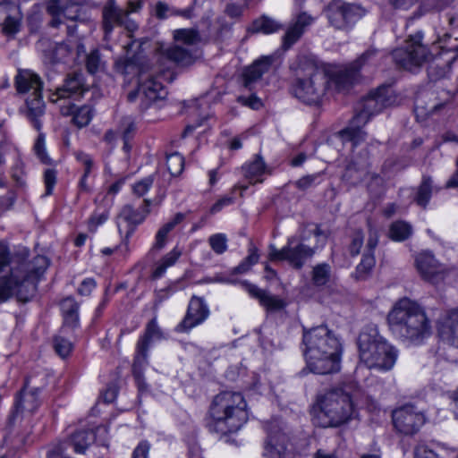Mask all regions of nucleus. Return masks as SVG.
<instances>
[{
    "label": "nucleus",
    "mask_w": 458,
    "mask_h": 458,
    "mask_svg": "<svg viewBox=\"0 0 458 458\" xmlns=\"http://www.w3.org/2000/svg\"><path fill=\"white\" fill-rule=\"evenodd\" d=\"M331 277V267L327 263L318 264L312 270V282L316 286L326 285Z\"/></svg>",
    "instance_id": "41"
},
{
    "label": "nucleus",
    "mask_w": 458,
    "mask_h": 458,
    "mask_svg": "<svg viewBox=\"0 0 458 458\" xmlns=\"http://www.w3.org/2000/svg\"><path fill=\"white\" fill-rule=\"evenodd\" d=\"M54 349L62 358L70 355L72 350V344L66 338L57 335L54 338Z\"/></svg>",
    "instance_id": "49"
},
{
    "label": "nucleus",
    "mask_w": 458,
    "mask_h": 458,
    "mask_svg": "<svg viewBox=\"0 0 458 458\" xmlns=\"http://www.w3.org/2000/svg\"><path fill=\"white\" fill-rule=\"evenodd\" d=\"M412 233V227L404 221H395L389 228V237L395 242H403Z\"/></svg>",
    "instance_id": "40"
},
{
    "label": "nucleus",
    "mask_w": 458,
    "mask_h": 458,
    "mask_svg": "<svg viewBox=\"0 0 458 458\" xmlns=\"http://www.w3.org/2000/svg\"><path fill=\"white\" fill-rule=\"evenodd\" d=\"M153 184V175L148 176L137 182L132 186L133 193L138 197H142L148 191Z\"/></svg>",
    "instance_id": "52"
},
{
    "label": "nucleus",
    "mask_w": 458,
    "mask_h": 458,
    "mask_svg": "<svg viewBox=\"0 0 458 458\" xmlns=\"http://www.w3.org/2000/svg\"><path fill=\"white\" fill-rule=\"evenodd\" d=\"M39 405V400L38 397V389L27 391L24 387L15 403L16 411L19 412H34Z\"/></svg>",
    "instance_id": "27"
},
{
    "label": "nucleus",
    "mask_w": 458,
    "mask_h": 458,
    "mask_svg": "<svg viewBox=\"0 0 458 458\" xmlns=\"http://www.w3.org/2000/svg\"><path fill=\"white\" fill-rule=\"evenodd\" d=\"M165 55L169 60L178 64H187L191 60V53L179 46H174L167 48L165 50Z\"/></svg>",
    "instance_id": "44"
},
{
    "label": "nucleus",
    "mask_w": 458,
    "mask_h": 458,
    "mask_svg": "<svg viewBox=\"0 0 458 458\" xmlns=\"http://www.w3.org/2000/svg\"><path fill=\"white\" fill-rule=\"evenodd\" d=\"M14 85L19 94H38L42 91L43 82L40 77L31 70H18Z\"/></svg>",
    "instance_id": "24"
},
{
    "label": "nucleus",
    "mask_w": 458,
    "mask_h": 458,
    "mask_svg": "<svg viewBox=\"0 0 458 458\" xmlns=\"http://www.w3.org/2000/svg\"><path fill=\"white\" fill-rule=\"evenodd\" d=\"M22 14L19 5L12 1L0 3V26L4 36L13 38L21 28Z\"/></svg>",
    "instance_id": "17"
},
{
    "label": "nucleus",
    "mask_w": 458,
    "mask_h": 458,
    "mask_svg": "<svg viewBox=\"0 0 458 458\" xmlns=\"http://www.w3.org/2000/svg\"><path fill=\"white\" fill-rule=\"evenodd\" d=\"M359 357L369 369L390 370L395 364L397 351L376 328L362 331L358 338Z\"/></svg>",
    "instance_id": "7"
},
{
    "label": "nucleus",
    "mask_w": 458,
    "mask_h": 458,
    "mask_svg": "<svg viewBox=\"0 0 458 458\" xmlns=\"http://www.w3.org/2000/svg\"><path fill=\"white\" fill-rule=\"evenodd\" d=\"M437 334L442 341L458 348V307L449 310L439 321Z\"/></svg>",
    "instance_id": "22"
},
{
    "label": "nucleus",
    "mask_w": 458,
    "mask_h": 458,
    "mask_svg": "<svg viewBox=\"0 0 458 458\" xmlns=\"http://www.w3.org/2000/svg\"><path fill=\"white\" fill-rule=\"evenodd\" d=\"M327 240V234L318 225L305 231L301 237V242L293 246V239H289L287 245L281 250L271 246L269 251V259L271 261L287 260L291 266L295 268H301L305 261L310 259L318 244L324 245Z\"/></svg>",
    "instance_id": "8"
},
{
    "label": "nucleus",
    "mask_w": 458,
    "mask_h": 458,
    "mask_svg": "<svg viewBox=\"0 0 458 458\" xmlns=\"http://www.w3.org/2000/svg\"><path fill=\"white\" fill-rule=\"evenodd\" d=\"M209 316V310L204 300L193 296L189 303L183 319L176 326L175 331L188 333L195 327L202 324Z\"/></svg>",
    "instance_id": "16"
},
{
    "label": "nucleus",
    "mask_w": 458,
    "mask_h": 458,
    "mask_svg": "<svg viewBox=\"0 0 458 458\" xmlns=\"http://www.w3.org/2000/svg\"><path fill=\"white\" fill-rule=\"evenodd\" d=\"M384 56V53L375 47L368 48L354 62L351 63L355 67L357 72L365 66L377 65L379 60Z\"/></svg>",
    "instance_id": "37"
},
{
    "label": "nucleus",
    "mask_w": 458,
    "mask_h": 458,
    "mask_svg": "<svg viewBox=\"0 0 458 458\" xmlns=\"http://www.w3.org/2000/svg\"><path fill=\"white\" fill-rule=\"evenodd\" d=\"M320 174H309L301 177L299 179L295 185L298 189L301 191H305L314 185H316L318 182Z\"/></svg>",
    "instance_id": "57"
},
{
    "label": "nucleus",
    "mask_w": 458,
    "mask_h": 458,
    "mask_svg": "<svg viewBox=\"0 0 458 458\" xmlns=\"http://www.w3.org/2000/svg\"><path fill=\"white\" fill-rule=\"evenodd\" d=\"M452 0H423L420 4L422 13L439 12L445 8Z\"/></svg>",
    "instance_id": "51"
},
{
    "label": "nucleus",
    "mask_w": 458,
    "mask_h": 458,
    "mask_svg": "<svg viewBox=\"0 0 458 458\" xmlns=\"http://www.w3.org/2000/svg\"><path fill=\"white\" fill-rule=\"evenodd\" d=\"M166 165L171 175L177 176L183 170L184 158L177 152L170 154L166 157Z\"/></svg>",
    "instance_id": "45"
},
{
    "label": "nucleus",
    "mask_w": 458,
    "mask_h": 458,
    "mask_svg": "<svg viewBox=\"0 0 458 458\" xmlns=\"http://www.w3.org/2000/svg\"><path fill=\"white\" fill-rule=\"evenodd\" d=\"M394 428L402 434H415L424 424V414L413 405L406 404L393 412Z\"/></svg>",
    "instance_id": "14"
},
{
    "label": "nucleus",
    "mask_w": 458,
    "mask_h": 458,
    "mask_svg": "<svg viewBox=\"0 0 458 458\" xmlns=\"http://www.w3.org/2000/svg\"><path fill=\"white\" fill-rule=\"evenodd\" d=\"M165 96L166 90L163 84L157 81V77L153 74L140 72L138 88L136 90L131 91L127 98L130 102H133L138 98H140L147 106L151 102L165 98Z\"/></svg>",
    "instance_id": "12"
},
{
    "label": "nucleus",
    "mask_w": 458,
    "mask_h": 458,
    "mask_svg": "<svg viewBox=\"0 0 458 458\" xmlns=\"http://www.w3.org/2000/svg\"><path fill=\"white\" fill-rule=\"evenodd\" d=\"M182 255V250L174 247L170 252L165 254L156 265L152 272L151 277L156 280L164 276L166 269L174 266Z\"/></svg>",
    "instance_id": "35"
},
{
    "label": "nucleus",
    "mask_w": 458,
    "mask_h": 458,
    "mask_svg": "<svg viewBox=\"0 0 458 458\" xmlns=\"http://www.w3.org/2000/svg\"><path fill=\"white\" fill-rule=\"evenodd\" d=\"M327 72L328 88L334 85L338 91L349 89L359 78V73L351 64L344 67L322 64Z\"/></svg>",
    "instance_id": "18"
},
{
    "label": "nucleus",
    "mask_w": 458,
    "mask_h": 458,
    "mask_svg": "<svg viewBox=\"0 0 458 458\" xmlns=\"http://www.w3.org/2000/svg\"><path fill=\"white\" fill-rule=\"evenodd\" d=\"M247 403L241 393L225 391L216 394L209 408V431L220 435L237 432L248 420Z\"/></svg>",
    "instance_id": "5"
},
{
    "label": "nucleus",
    "mask_w": 458,
    "mask_h": 458,
    "mask_svg": "<svg viewBox=\"0 0 458 458\" xmlns=\"http://www.w3.org/2000/svg\"><path fill=\"white\" fill-rule=\"evenodd\" d=\"M422 33L419 31L410 36L403 47L393 51L392 55L396 65L411 71L433 60L437 66L441 64L450 66L458 57L457 38L445 34L442 38H439L438 45L434 46L435 50L438 51L437 55H434L422 44Z\"/></svg>",
    "instance_id": "3"
},
{
    "label": "nucleus",
    "mask_w": 458,
    "mask_h": 458,
    "mask_svg": "<svg viewBox=\"0 0 458 458\" xmlns=\"http://www.w3.org/2000/svg\"><path fill=\"white\" fill-rule=\"evenodd\" d=\"M101 64L100 55L98 50H93L87 55L86 67L89 73H95L99 70Z\"/></svg>",
    "instance_id": "53"
},
{
    "label": "nucleus",
    "mask_w": 458,
    "mask_h": 458,
    "mask_svg": "<svg viewBox=\"0 0 458 458\" xmlns=\"http://www.w3.org/2000/svg\"><path fill=\"white\" fill-rule=\"evenodd\" d=\"M174 38L176 41L185 45L192 46L200 41V35L195 29H180L174 32Z\"/></svg>",
    "instance_id": "43"
},
{
    "label": "nucleus",
    "mask_w": 458,
    "mask_h": 458,
    "mask_svg": "<svg viewBox=\"0 0 458 458\" xmlns=\"http://www.w3.org/2000/svg\"><path fill=\"white\" fill-rule=\"evenodd\" d=\"M155 13L158 19H165L169 15L174 14V11L171 10L165 3L159 1L156 4Z\"/></svg>",
    "instance_id": "61"
},
{
    "label": "nucleus",
    "mask_w": 458,
    "mask_h": 458,
    "mask_svg": "<svg viewBox=\"0 0 458 458\" xmlns=\"http://www.w3.org/2000/svg\"><path fill=\"white\" fill-rule=\"evenodd\" d=\"M135 130L133 122L130 118H124L116 130H109L106 132L105 140L107 141H123L127 143L132 140Z\"/></svg>",
    "instance_id": "26"
},
{
    "label": "nucleus",
    "mask_w": 458,
    "mask_h": 458,
    "mask_svg": "<svg viewBox=\"0 0 458 458\" xmlns=\"http://www.w3.org/2000/svg\"><path fill=\"white\" fill-rule=\"evenodd\" d=\"M378 243V233L376 230L369 229L367 241V252L363 254L360 263L356 267L355 276L357 279H362L371 271L375 266V258L373 250Z\"/></svg>",
    "instance_id": "25"
},
{
    "label": "nucleus",
    "mask_w": 458,
    "mask_h": 458,
    "mask_svg": "<svg viewBox=\"0 0 458 458\" xmlns=\"http://www.w3.org/2000/svg\"><path fill=\"white\" fill-rule=\"evenodd\" d=\"M414 263L422 279L433 284L442 281L448 273V268L429 251L418 253Z\"/></svg>",
    "instance_id": "15"
},
{
    "label": "nucleus",
    "mask_w": 458,
    "mask_h": 458,
    "mask_svg": "<svg viewBox=\"0 0 458 458\" xmlns=\"http://www.w3.org/2000/svg\"><path fill=\"white\" fill-rule=\"evenodd\" d=\"M76 158L79 162H81L84 165L83 175L89 176V174L91 172V169L93 167L92 158L89 155L82 153V152L77 153Z\"/></svg>",
    "instance_id": "62"
},
{
    "label": "nucleus",
    "mask_w": 458,
    "mask_h": 458,
    "mask_svg": "<svg viewBox=\"0 0 458 458\" xmlns=\"http://www.w3.org/2000/svg\"><path fill=\"white\" fill-rule=\"evenodd\" d=\"M368 140L367 133L360 127L349 126L344 130L333 133L327 141H351L352 143H359Z\"/></svg>",
    "instance_id": "28"
},
{
    "label": "nucleus",
    "mask_w": 458,
    "mask_h": 458,
    "mask_svg": "<svg viewBox=\"0 0 458 458\" xmlns=\"http://www.w3.org/2000/svg\"><path fill=\"white\" fill-rule=\"evenodd\" d=\"M363 244V235L360 232H356L353 236L352 242L349 246V250L352 256H356L360 253V248Z\"/></svg>",
    "instance_id": "60"
},
{
    "label": "nucleus",
    "mask_w": 458,
    "mask_h": 458,
    "mask_svg": "<svg viewBox=\"0 0 458 458\" xmlns=\"http://www.w3.org/2000/svg\"><path fill=\"white\" fill-rule=\"evenodd\" d=\"M325 13L329 24L342 30H350L364 15V10L360 6L343 0H332Z\"/></svg>",
    "instance_id": "10"
},
{
    "label": "nucleus",
    "mask_w": 458,
    "mask_h": 458,
    "mask_svg": "<svg viewBox=\"0 0 458 458\" xmlns=\"http://www.w3.org/2000/svg\"><path fill=\"white\" fill-rule=\"evenodd\" d=\"M327 89L328 80L322 64L307 62L300 67L298 78L293 85V92L296 98L307 104H318Z\"/></svg>",
    "instance_id": "9"
},
{
    "label": "nucleus",
    "mask_w": 458,
    "mask_h": 458,
    "mask_svg": "<svg viewBox=\"0 0 458 458\" xmlns=\"http://www.w3.org/2000/svg\"><path fill=\"white\" fill-rule=\"evenodd\" d=\"M184 219L182 213H177L168 222H166L162 227L159 228L156 234V241L153 245V249L157 250L163 249L166 242V237L168 233L174 230V228L182 223Z\"/></svg>",
    "instance_id": "33"
},
{
    "label": "nucleus",
    "mask_w": 458,
    "mask_h": 458,
    "mask_svg": "<svg viewBox=\"0 0 458 458\" xmlns=\"http://www.w3.org/2000/svg\"><path fill=\"white\" fill-rule=\"evenodd\" d=\"M315 21L316 18L307 12H300L294 15L283 38L284 47L287 49L295 44Z\"/></svg>",
    "instance_id": "21"
},
{
    "label": "nucleus",
    "mask_w": 458,
    "mask_h": 458,
    "mask_svg": "<svg viewBox=\"0 0 458 458\" xmlns=\"http://www.w3.org/2000/svg\"><path fill=\"white\" fill-rule=\"evenodd\" d=\"M57 173L53 168H48L44 172V183L46 186V195H50L56 183Z\"/></svg>",
    "instance_id": "55"
},
{
    "label": "nucleus",
    "mask_w": 458,
    "mask_h": 458,
    "mask_svg": "<svg viewBox=\"0 0 458 458\" xmlns=\"http://www.w3.org/2000/svg\"><path fill=\"white\" fill-rule=\"evenodd\" d=\"M238 102L254 110H258L262 106L261 99L253 93L250 96H239Z\"/></svg>",
    "instance_id": "56"
},
{
    "label": "nucleus",
    "mask_w": 458,
    "mask_h": 458,
    "mask_svg": "<svg viewBox=\"0 0 458 458\" xmlns=\"http://www.w3.org/2000/svg\"><path fill=\"white\" fill-rule=\"evenodd\" d=\"M292 444L288 436L281 429L269 433L263 458H291Z\"/></svg>",
    "instance_id": "19"
},
{
    "label": "nucleus",
    "mask_w": 458,
    "mask_h": 458,
    "mask_svg": "<svg viewBox=\"0 0 458 458\" xmlns=\"http://www.w3.org/2000/svg\"><path fill=\"white\" fill-rule=\"evenodd\" d=\"M210 248L218 255L225 253L227 250V237L224 233H215L208 238Z\"/></svg>",
    "instance_id": "48"
},
{
    "label": "nucleus",
    "mask_w": 458,
    "mask_h": 458,
    "mask_svg": "<svg viewBox=\"0 0 458 458\" xmlns=\"http://www.w3.org/2000/svg\"><path fill=\"white\" fill-rule=\"evenodd\" d=\"M360 394V388L353 382L344 383L324 393L318 399L320 409L318 423L327 428L346 422L353 413L354 402Z\"/></svg>",
    "instance_id": "6"
},
{
    "label": "nucleus",
    "mask_w": 458,
    "mask_h": 458,
    "mask_svg": "<svg viewBox=\"0 0 458 458\" xmlns=\"http://www.w3.org/2000/svg\"><path fill=\"white\" fill-rule=\"evenodd\" d=\"M392 332L413 344H420L431 335V324L424 310L415 301L403 298L388 314Z\"/></svg>",
    "instance_id": "4"
},
{
    "label": "nucleus",
    "mask_w": 458,
    "mask_h": 458,
    "mask_svg": "<svg viewBox=\"0 0 458 458\" xmlns=\"http://www.w3.org/2000/svg\"><path fill=\"white\" fill-rule=\"evenodd\" d=\"M159 334V328L155 318L151 319L147 326L146 332L138 342H145V345L148 346L152 337Z\"/></svg>",
    "instance_id": "54"
},
{
    "label": "nucleus",
    "mask_w": 458,
    "mask_h": 458,
    "mask_svg": "<svg viewBox=\"0 0 458 458\" xmlns=\"http://www.w3.org/2000/svg\"><path fill=\"white\" fill-rule=\"evenodd\" d=\"M303 354L307 369L315 374L327 375L341 369L342 345L335 335L326 326L303 330Z\"/></svg>",
    "instance_id": "2"
},
{
    "label": "nucleus",
    "mask_w": 458,
    "mask_h": 458,
    "mask_svg": "<svg viewBox=\"0 0 458 458\" xmlns=\"http://www.w3.org/2000/svg\"><path fill=\"white\" fill-rule=\"evenodd\" d=\"M143 203L144 207L138 209L134 208L130 204L125 205L120 212V217L133 225H139L142 223L149 213L148 207L150 205V200L144 199Z\"/></svg>",
    "instance_id": "30"
},
{
    "label": "nucleus",
    "mask_w": 458,
    "mask_h": 458,
    "mask_svg": "<svg viewBox=\"0 0 458 458\" xmlns=\"http://www.w3.org/2000/svg\"><path fill=\"white\" fill-rule=\"evenodd\" d=\"M262 305L269 310H277L284 307V301L276 297L266 293L261 301Z\"/></svg>",
    "instance_id": "59"
},
{
    "label": "nucleus",
    "mask_w": 458,
    "mask_h": 458,
    "mask_svg": "<svg viewBox=\"0 0 458 458\" xmlns=\"http://www.w3.org/2000/svg\"><path fill=\"white\" fill-rule=\"evenodd\" d=\"M28 108V116L32 120L37 130L40 129V123L38 120L44 114L45 103L42 99V91L38 94H29L26 98Z\"/></svg>",
    "instance_id": "29"
},
{
    "label": "nucleus",
    "mask_w": 458,
    "mask_h": 458,
    "mask_svg": "<svg viewBox=\"0 0 458 458\" xmlns=\"http://www.w3.org/2000/svg\"><path fill=\"white\" fill-rule=\"evenodd\" d=\"M87 90L83 74L78 72H72L67 75L64 85L49 96V100L57 102L60 98L81 96Z\"/></svg>",
    "instance_id": "20"
},
{
    "label": "nucleus",
    "mask_w": 458,
    "mask_h": 458,
    "mask_svg": "<svg viewBox=\"0 0 458 458\" xmlns=\"http://www.w3.org/2000/svg\"><path fill=\"white\" fill-rule=\"evenodd\" d=\"M435 453L425 445H418L414 449V458H435Z\"/></svg>",
    "instance_id": "64"
},
{
    "label": "nucleus",
    "mask_w": 458,
    "mask_h": 458,
    "mask_svg": "<svg viewBox=\"0 0 458 458\" xmlns=\"http://www.w3.org/2000/svg\"><path fill=\"white\" fill-rule=\"evenodd\" d=\"M397 96L394 89L389 86L378 87L376 90L371 91L362 100V106L354 120L357 123H366L369 116L378 114L385 108L395 105Z\"/></svg>",
    "instance_id": "11"
},
{
    "label": "nucleus",
    "mask_w": 458,
    "mask_h": 458,
    "mask_svg": "<svg viewBox=\"0 0 458 458\" xmlns=\"http://www.w3.org/2000/svg\"><path fill=\"white\" fill-rule=\"evenodd\" d=\"M242 170L245 178L250 181V183L254 184L262 182L260 176L266 173V165L262 157L258 155L252 162L246 164Z\"/></svg>",
    "instance_id": "34"
},
{
    "label": "nucleus",
    "mask_w": 458,
    "mask_h": 458,
    "mask_svg": "<svg viewBox=\"0 0 458 458\" xmlns=\"http://www.w3.org/2000/svg\"><path fill=\"white\" fill-rule=\"evenodd\" d=\"M148 346L145 345V342L137 343V350L132 365V370L140 388H141L144 384L142 378V369L148 362Z\"/></svg>",
    "instance_id": "31"
},
{
    "label": "nucleus",
    "mask_w": 458,
    "mask_h": 458,
    "mask_svg": "<svg viewBox=\"0 0 458 458\" xmlns=\"http://www.w3.org/2000/svg\"><path fill=\"white\" fill-rule=\"evenodd\" d=\"M272 62V56H263L247 67L242 73V88L252 91L262 75L268 72Z\"/></svg>",
    "instance_id": "23"
},
{
    "label": "nucleus",
    "mask_w": 458,
    "mask_h": 458,
    "mask_svg": "<svg viewBox=\"0 0 458 458\" xmlns=\"http://www.w3.org/2000/svg\"><path fill=\"white\" fill-rule=\"evenodd\" d=\"M259 254L256 247L252 246L249 249V254L244 260L233 268L234 274H244L259 261Z\"/></svg>",
    "instance_id": "46"
},
{
    "label": "nucleus",
    "mask_w": 458,
    "mask_h": 458,
    "mask_svg": "<svg viewBox=\"0 0 458 458\" xmlns=\"http://www.w3.org/2000/svg\"><path fill=\"white\" fill-rule=\"evenodd\" d=\"M64 10L61 0H49L47 3V12L52 17L49 21L51 27L56 28L63 23L62 15Z\"/></svg>",
    "instance_id": "42"
},
{
    "label": "nucleus",
    "mask_w": 458,
    "mask_h": 458,
    "mask_svg": "<svg viewBox=\"0 0 458 458\" xmlns=\"http://www.w3.org/2000/svg\"><path fill=\"white\" fill-rule=\"evenodd\" d=\"M61 310L64 317V325L76 327L79 324V305L74 299L68 297L61 301Z\"/></svg>",
    "instance_id": "32"
},
{
    "label": "nucleus",
    "mask_w": 458,
    "mask_h": 458,
    "mask_svg": "<svg viewBox=\"0 0 458 458\" xmlns=\"http://www.w3.org/2000/svg\"><path fill=\"white\" fill-rule=\"evenodd\" d=\"M103 30L106 38L112 33L114 27H124L129 32L138 29L137 23L127 17L123 8L116 4L115 0H107L102 10Z\"/></svg>",
    "instance_id": "13"
},
{
    "label": "nucleus",
    "mask_w": 458,
    "mask_h": 458,
    "mask_svg": "<svg viewBox=\"0 0 458 458\" xmlns=\"http://www.w3.org/2000/svg\"><path fill=\"white\" fill-rule=\"evenodd\" d=\"M115 71L122 75L138 73V67L133 61L128 58H121L115 62Z\"/></svg>",
    "instance_id": "50"
},
{
    "label": "nucleus",
    "mask_w": 458,
    "mask_h": 458,
    "mask_svg": "<svg viewBox=\"0 0 458 458\" xmlns=\"http://www.w3.org/2000/svg\"><path fill=\"white\" fill-rule=\"evenodd\" d=\"M150 445L147 441H141L132 453V458H148Z\"/></svg>",
    "instance_id": "63"
},
{
    "label": "nucleus",
    "mask_w": 458,
    "mask_h": 458,
    "mask_svg": "<svg viewBox=\"0 0 458 458\" xmlns=\"http://www.w3.org/2000/svg\"><path fill=\"white\" fill-rule=\"evenodd\" d=\"M92 119L91 108L88 106L77 107L73 115L72 122L78 127H84L89 123Z\"/></svg>",
    "instance_id": "47"
},
{
    "label": "nucleus",
    "mask_w": 458,
    "mask_h": 458,
    "mask_svg": "<svg viewBox=\"0 0 458 458\" xmlns=\"http://www.w3.org/2000/svg\"><path fill=\"white\" fill-rule=\"evenodd\" d=\"M94 441L95 433L92 430H81L72 436L69 444L72 446L74 453L83 454Z\"/></svg>",
    "instance_id": "36"
},
{
    "label": "nucleus",
    "mask_w": 458,
    "mask_h": 458,
    "mask_svg": "<svg viewBox=\"0 0 458 458\" xmlns=\"http://www.w3.org/2000/svg\"><path fill=\"white\" fill-rule=\"evenodd\" d=\"M71 98H60L56 103L59 104L60 112L63 115H73L77 106L71 101Z\"/></svg>",
    "instance_id": "58"
},
{
    "label": "nucleus",
    "mask_w": 458,
    "mask_h": 458,
    "mask_svg": "<svg viewBox=\"0 0 458 458\" xmlns=\"http://www.w3.org/2000/svg\"><path fill=\"white\" fill-rule=\"evenodd\" d=\"M29 250L19 248L11 254L8 247L0 242V274L10 272V276L0 277V303L13 294L19 301H28L36 293L37 284L48 267V259L38 255L27 261Z\"/></svg>",
    "instance_id": "1"
},
{
    "label": "nucleus",
    "mask_w": 458,
    "mask_h": 458,
    "mask_svg": "<svg viewBox=\"0 0 458 458\" xmlns=\"http://www.w3.org/2000/svg\"><path fill=\"white\" fill-rule=\"evenodd\" d=\"M434 191L433 182L431 177L423 176L422 182L418 187L416 196L414 198L415 202L420 207L426 208L430 198L432 191Z\"/></svg>",
    "instance_id": "39"
},
{
    "label": "nucleus",
    "mask_w": 458,
    "mask_h": 458,
    "mask_svg": "<svg viewBox=\"0 0 458 458\" xmlns=\"http://www.w3.org/2000/svg\"><path fill=\"white\" fill-rule=\"evenodd\" d=\"M282 28L283 26L276 21L264 15L252 22L251 26L249 28V31L251 33L271 34L278 31Z\"/></svg>",
    "instance_id": "38"
}]
</instances>
